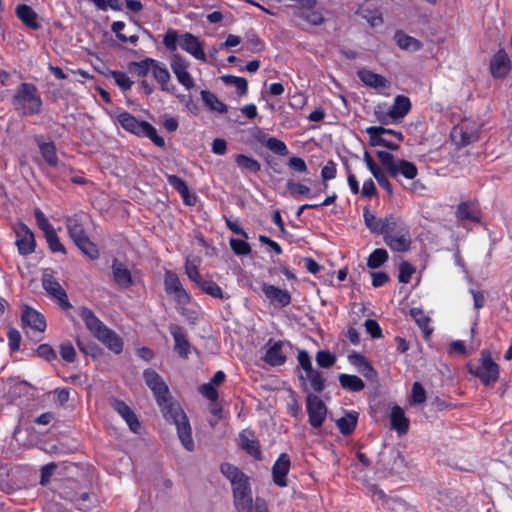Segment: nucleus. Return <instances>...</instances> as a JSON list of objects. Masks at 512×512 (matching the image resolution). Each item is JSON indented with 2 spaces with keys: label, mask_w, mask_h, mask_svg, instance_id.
I'll return each mask as SVG.
<instances>
[{
  "label": "nucleus",
  "mask_w": 512,
  "mask_h": 512,
  "mask_svg": "<svg viewBox=\"0 0 512 512\" xmlns=\"http://www.w3.org/2000/svg\"><path fill=\"white\" fill-rule=\"evenodd\" d=\"M206 294L214 297V298H224L221 287L212 280H204L198 284Z\"/></svg>",
  "instance_id": "49"
},
{
  "label": "nucleus",
  "mask_w": 512,
  "mask_h": 512,
  "mask_svg": "<svg viewBox=\"0 0 512 512\" xmlns=\"http://www.w3.org/2000/svg\"><path fill=\"white\" fill-rule=\"evenodd\" d=\"M491 73L494 77H505L511 70V62L504 50H499L492 58L490 64Z\"/></svg>",
  "instance_id": "22"
},
{
  "label": "nucleus",
  "mask_w": 512,
  "mask_h": 512,
  "mask_svg": "<svg viewBox=\"0 0 512 512\" xmlns=\"http://www.w3.org/2000/svg\"><path fill=\"white\" fill-rule=\"evenodd\" d=\"M388 259V253L383 248L375 249L367 259V266L376 269L384 264Z\"/></svg>",
  "instance_id": "46"
},
{
  "label": "nucleus",
  "mask_w": 512,
  "mask_h": 512,
  "mask_svg": "<svg viewBox=\"0 0 512 512\" xmlns=\"http://www.w3.org/2000/svg\"><path fill=\"white\" fill-rule=\"evenodd\" d=\"M290 457L286 453H281L272 466L273 481L279 487H286V475L290 470Z\"/></svg>",
  "instance_id": "16"
},
{
  "label": "nucleus",
  "mask_w": 512,
  "mask_h": 512,
  "mask_svg": "<svg viewBox=\"0 0 512 512\" xmlns=\"http://www.w3.org/2000/svg\"><path fill=\"white\" fill-rule=\"evenodd\" d=\"M241 447L256 459L261 458L259 442L255 439L254 434L249 430H243L240 433Z\"/></svg>",
  "instance_id": "29"
},
{
  "label": "nucleus",
  "mask_w": 512,
  "mask_h": 512,
  "mask_svg": "<svg viewBox=\"0 0 512 512\" xmlns=\"http://www.w3.org/2000/svg\"><path fill=\"white\" fill-rule=\"evenodd\" d=\"M365 131L370 136V144L372 146H384L391 150L398 149L397 144H393L382 137L386 132H392V129H386L382 126H370Z\"/></svg>",
  "instance_id": "26"
},
{
  "label": "nucleus",
  "mask_w": 512,
  "mask_h": 512,
  "mask_svg": "<svg viewBox=\"0 0 512 512\" xmlns=\"http://www.w3.org/2000/svg\"><path fill=\"white\" fill-rule=\"evenodd\" d=\"M60 355L65 361L69 363L75 361L76 351L71 342L66 341L60 345Z\"/></svg>",
  "instance_id": "56"
},
{
  "label": "nucleus",
  "mask_w": 512,
  "mask_h": 512,
  "mask_svg": "<svg viewBox=\"0 0 512 512\" xmlns=\"http://www.w3.org/2000/svg\"><path fill=\"white\" fill-rule=\"evenodd\" d=\"M233 497L238 512H253V499L249 482L233 488Z\"/></svg>",
  "instance_id": "13"
},
{
  "label": "nucleus",
  "mask_w": 512,
  "mask_h": 512,
  "mask_svg": "<svg viewBox=\"0 0 512 512\" xmlns=\"http://www.w3.org/2000/svg\"><path fill=\"white\" fill-rule=\"evenodd\" d=\"M163 44L172 52L176 51L179 45L182 50L192 55L195 59L202 62L207 61L202 43L195 35L189 32L178 34L177 31L170 29L164 34Z\"/></svg>",
  "instance_id": "3"
},
{
  "label": "nucleus",
  "mask_w": 512,
  "mask_h": 512,
  "mask_svg": "<svg viewBox=\"0 0 512 512\" xmlns=\"http://www.w3.org/2000/svg\"><path fill=\"white\" fill-rule=\"evenodd\" d=\"M112 77L116 84L124 91L129 90L133 84L128 75L124 72L114 71L112 72Z\"/></svg>",
  "instance_id": "58"
},
{
  "label": "nucleus",
  "mask_w": 512,
  "mask_h": 512,
  "mask_svg": "<svg viewBox=\"0 0 512 512\" xmlns=\"http://www.w3.org/2000/svg\"><path fill=\"white\" fill-rule=\"evenodd\" d=\"M305 379L309 381L312 390L315 392H321L324 390L325 379L319 371L312 370L306 374Z\"/></svg>",
  "instance_id": "48"
},
{
  "label": "nucleus",
  "mask_w": 512,
  "mask_h": 512,
  "mask_svg": "<svg viewBox=\"0 0 512 512\" xmlns=\"http://www.w3.org/2000/svg\"><path fill=\"white\" fill-rule=\"evenodd\" d=\"M377 157L388 173L394 178L401 175L406 179L412 180L418 175L417 167L412 162L396 158L390 152L377 151Z\"/></svg>",
  "instance_id": "5"
},
{
  "label": "nucleus",
  "mask_w": 512,
  "mask_h": 512,
  "mask_svg": "<svg viewBox=\"0 0 512 512\" xmlns=\"http://www.w3.org/2000/svg\"><path fill=\"white\" fill-rule=\"evenodd\" d=\"M40 153L44 160L50 166H56L58 163V157L56 154V147L53 142H41L38 141Z\"/></svg>",
  "instance_id": "41"
},
{
  "label": "nucleus",
  "mask_w": 512,
  "mask_h": 512,
  "mask_svg": "<svg viewBox=\"0 0 512 512\" xmlns=\"http://www.w3.org/2000/svg\"><path fill=\"white\" fill-rule=\"evenodd\" d=\"M391 427L400 434H405L409 428V420L405 417L404 411L399 406H394L390 415Z\"/></svg>",
  "instance_id": "31"
},
{
  "label": "nucleus",
  "mask_w": 512,
  "mask_h": 512,
  "mask_svg": "<svg viewBox=\"0 0 512 512\" xmlns=\"http://www.w3.org/2000/svg\"><path fill=\"white\" fill-rule=\"evenodd\" d=\"M372 492L373 498L376 500H383L387 508H395V506L405 507V503L403 501L387 498L385 493L378 488H373Z\"/></svg>",
  "instance_id": "52"
},
{
  "label": "nucleus",
  "mask_w": 512,
  "mask_h": 512,
  "mask_svg": "<svg viewBox=\"0 0 512 512\" xmlns=\"http://www.w3.org/2000/svg\"><path fill=\"white\" fill-rule=\"evenodd\" d=\"M78 315L85 323L86 328L93 334L94 337L101 332L102 328H105L106 326L91 309L85 306L79 307Z\"/></svg>",
  "instance_id": "24"
},
{
  "label": "nucleus",
  "mask_w": 512,
  "mask_h": 512,
  "mask_svg": "<svg viewBox=\"0 0 512 512\" xmlns=\"http://www.w3.org/2000/svg\"><path fill=\"white\" fill-rule=\"evenodd\" d=\"M363 218L364 223L367 226V228L374 234L382 235L385 224H386V216L382 219H378L370 210L368 207L364 208L363 210Z\"/></svg>",
  "instance_id": "32"
},
{
  "label": "nucleus",
  "mask_w": 512,
  "mask_h": 512,
  "mask_svg": "<svg viewBox=\"0 0 512 512\" xmlns=\"http://www.w3.org/2000/svg\"><path fill=\"white\" fill-rule=\"evenodd\" d=\"M316 362L320 367L329 368L335 364L336 357L329 351L320 350L316 354Z\"/></svg>",
  "instance_id": "53"
},
{
  "label": "nucleus",
  "mask_w": 512,
  "mask_h": 512,
  "mask_svg": "<svg viewBox=\"0 0 512 512\" xmlns=\"http://www.w3.org/2000/svg\"><path fill=\"white\" fill-rule=\"evenodd\" d=\"M357 75L364 84L374 89L385 90L389 88V81L384 76L371 70L361 69L357 72Z\"/></svg>",
  "instance_id": "25"
},
{
  "label": "nucleus",
  "mask_w": 512,
  "mask_h": 512,
  "mask_svg": "<svg viewBox=\"0 0 512 512\" xmlns=\"http://www.w3.org/2000/svg\"><path fill=\"white\" fill-rule=\"evenodd\" d=\"M484 385H490L499 377V367L492 360L490 353L486 350L481 352L480 366L473 372Z\"/></svg>",
  "instance_id": "8"
},
{
  "label": "nucleus",
  "mask_w": 512,
  "mask_h": 512,
  "mask_svg": "<svg viewBox=\"0 0 512 512\" xmlns=\"http://www.w3.org/2000/svg\"><path fill=\"white\" fill-rule=\"evenodd\" d=\"M143 377L145 383L151 390H153L157 385H159L160 381L163 380L162 377L152 369L145 370Z\"/></svg>",
  "instance_id": "60"
},
{
  "label": "nucleus",
  "mask_w": 512,
  "mask_h": 512,
  "mask_svg": "<svg viewBox=\"0 0 512 512\" xmlns=\"http://www.w3.org/2000/svg\"><path fill=\"white\" fill-rule=\"evenodd\" d=\"M167 180L170 186L177 190L179 194H187L188 186L180 177L176 175H168Z\"/></svg>",
  "instance_id": "63"
},
{
  "label": "nucleus",
  "mask_w": 512,
  "mask_h": 512,
  "mask_svg": "<svg viewBox=\"0 0 512 512\" xmlns=\"http://www.w3.org/2000/svg\"><path fill=\"white\" fill-rule=\"evenodd\" d=\"M261 290L265 298L270 302V304L274 306L284 308L288 306L292 301L290 293L287 290L281 289L277 286L263 283Z\"/></svg>",
  "instance_id": "12"
},
{
  "label": "nucleus",
  "mask_w": 512,
  "mask_h": 512,
  "mask_svg": "<svg viewBox=\"0 0 512 512\" xmlns=\"http://www.w3.org/2000/svg\"><path fill=\"white\" fill-rule=\"evenodd\" d=\"M16 244L21 254L27 255L35 249V239L33 233L29 230L26 225L21 224L17 231Z\"/></svg>",
  "instance_id": "18"
},
{
  "label": "nucleus",
  "mask_w": 512,
  "mask_h": 512,
  "mask_svg": "<svg viewBox=\"0 0 512 512\" xmlns=\"http://www.w3.org/2000/svg\"><path fill=\"white\" fill-rule=\"evenodd\" d=\"M232 251L236 255H248L251 252L250 245L243 239L231 238L229 241Z\"/></svg>",
  "instance_id": "54"
},
{
  "label": "nucleus",
  "mask_w": 512,
  "mask_h": 512,
  "mask_svg": "<svg viewBox=\"0 0 512 512\" xmlns=\"http://www.w3.org/2000/svg\"><path fill=\"white\" fill-rule=\"evenodd\" d=\"M36 353L39 357H41L47 361H53L57 357L54 349L48 344H41L37 348Z\"/></svg>",
  "instance_id": "64"
},
{
  "label": "nucleus",
  "mask_w": 512,
  "mask_h": 512,
  "mask_svg": "<svg viewBox=\"0 0 512 512\" xmlns=\"http://www.w3.org/2000/svg\"><path fill=\"white\" fill-rule=\"evenodd\" d=\"M154 59L147 58L140 62H131L128 66L129 72L137 77H145L152 70Z\"/></svg>",
  "instance_id": "42"
},
{
  "label": "nucleus",
  "mask_w": 512,
  "mask_h": 512,
  "mask_svg": "<svg viewBox=\"0 0 512 512\" xmlns=\"http://www.w3.org/2000/svg\"><path fill=\"white\" fill-rule=\"evenodd\" d=\"M12 105L21 115H34L41 111L42 100L38 89L31 83H21L13 96Z\"/></svg>",
  "instance_id": "4"
},
{
  "label": "nucleus",
  "mask_w": 512,
  "mask_h": 512,
  "mask_svg": "<svg viewBox=\"0 0 512 512\" xmlns=\"http://www.w3.org/2000/svg\"><path fill=\"white\" fill-rule=\"evenodd\" d=\"M362 16L371 27H377L383 24V18L379 11L366 10L363 12Z\"/></svg>",
  "instance_id": "59"
},
{
  "label": "nucleus",
  "mask_w": 512,
  "mask_h": 512,
  "mask_svg": "<svg viewBox=\"0 0 512 512\" xmlns=\"http://www.w3.org/2000/svg\"><path fill=\"white\" fill-rule=\"evenodd\" d=\"M140 136L148 137L158 147H164L165 145L164 139L158 135L156 128L148 122H146Z\"/></svg>",
  "instance_id": "50"
},
{
  "label": "nucleus",
  "mask_w": 512,
  "mask_h": 512,
  "mask_svg": "<svg viewBox=\"0 0 512 512\" xmlns=\"http://www.w3.org/2000/svg\"><path fill=\"white\" fill-rule=\"evenodd\" d=\"M165 291L181 304H186L190 301V297L186 290L183 288L179 277L172 271H166L164 278Z\"/></svg>",
  "instance_id": "11"
},
{
  "label": "nucleus",
  "mask_w": 512,
  "mask_h": 512,
  "mask_svg": "<svg viewBox=\"0 0 512 512\" xmlns=\"http://www.w3.org/2000/svg\"><path fill=\"white\" fill-rule=\"evenodd\" d=\"M169 331L174 338V349L181 357H187L190 353V343L187 333L179 325L173 324L169 326Z\"/></svg>",
  "instance_id": "17"
},
{
  "label": "nucleus",
  "mask_w": 512,
  "mask_h": 512,
  "mask_svg": "<svg viewBox=\"0 0 512 512\" xmlns=\"http://www.w3.org/2000/svg\"><path fill=\"white\" fill-rule=\"evenodd\" d=\"M17 17L29 28L38 29L40 24L36 12L26 4H20L16 8Z\"/></svg>",
  "instance_id": "30"
},
{
  "label": "nucleus",
  "mask_w": 512,
  "mask_h": 512,
  "mask_svg": "<svg viewBox=\"0 0 512 512\" xmlns=\"http://www.w3.org/2000/svg\"><path fill=\"white\" fill-rule=\"evenodd\" d=\"M457 218L464 221L476 222L479 220V213L475 205L463 202L460 203L456 211Z\"/></svg>",
  "instance_id": "39"
},
{
  "label": "nucleus",
  "mask_w": 512,
  "mask_h": 512,
  "mask_svg": "<svg viewBox=\"0 0 512 512\" xmlns=\"http://www.w3.org/2000/svg\"><path fill=\"white\" fill-rule=\"evenodd\" d=\"M110 405L112 408L126 421L130 430L134 433L139 432L140 423L135 415V413L131 410V408L122 400L111 398Z\"/></svg>",
  "instance_id": "15"
},
{
  "label": "nucleus",
  "mask_w": 512,
  "mask_h": 512,
  "mask_svg": "<svg viewBox=\"0 0 512 512\" xmlns=\"http://www.w3.org/2000/svg\"><path fill=\"white\" fill-rule=\"evenodd\" d=\"M152 391L164 417L175 424L182 445L188 451H193L194 441L189 420L180 405L173 401L166 383L160 381Z\"/></svg>",
  "instance_id": "1"
},
{
  "label": "nucleus",
  "mask_w": 512,
  "mask_h": 512,
  "mask_svg": "<svg viewBox=\"0 0 512 512\" xmlns=\"http://www.w3.org/2000/svg\"><path fill=\"white\" fill-rule=\"evenodd\" d=\"M395 40L402 50L415 52L422 48V43L418 39L400 31L395 33Z\"/></svg>",
  "instance_id": "36"
},
{
  "label": "nucleus",
  "mask_w": 512,
  "mask_h": 512,
  "mask_svg": "<svg viewBox=\"0 0 512 512\" xmlns=\"http://www.w3.org/2000/svg\"><path fill=\"white\" fill-rule=\"evenodd\" d=\"M339 382L344 389L351 392H358L365 388L363 380L356 375L340 374Z\"/></svg>",
  "instance_id": "38"
},
{
  "label": "nucleus",
  "mask_w": 512,
  "mask_h": 512,
  "mask_svg": "<svg viewBox=\"0 0 512 512\" xmlns=\"http://www.w3.org/2000/svg\"><path fill=\"white\" fill-rule=\"evenodd\" d=\"M22 322L25 326H28L38 332H44L46 329V320L44 316L29 306H24L23 308Z\"/></svg>",
  "instance_id": "21"
},
{
  "label": "nucleus",
  "mask_w": 512,
  "mask_h": 512,
  "mask_svg": "<svg viewBox=\"0 0 512 512\" xmlns=\"http://www.w3.org/2000/svg\"><path fill=\"white\" fill-rule=\"evenodd\" d=\"M151 73L155 80L160 84L161 90L174 93L176 90L175 85L171 84V76L164 64L154 60Z\"/></svg>",
  "instance_id": "20"
},
{
  "label": "nucleus",
  "mask_w": 512,
  "mask_h": 512,
  "mask_svg": "<svg viewBox=\"0 0 512 512\" xmlns=\"http://www.w3.org/2000/svg\"><path fill=\"white\" fill-rule=\"evenodd\" d=\"M414 272L415 269L411 264L407 262H402L399 266V281L402 283H409L411 276L413 275Z\"/></svg>",
  "instance_id": "61"
},
{
  "label": "nucleus",
  "mask_w": 512,
  "mask_h": 512,
  "mask_svg": "<svg viewBox=\"0 0 512 512\" xmlns=\"http://www.w3.org/2000/svg\"><path fill=\"white\" fill-rule=\"evenodd\" d=\"M450 137L457 146L461 147L467 146L478 139L477 131L466 122L453 127Z\"/></svg>",
  "instance_id": "14"
},
{
  "label": "nucleus",
  "mask_w": 512,
  "mask_h": 512,
  "mask_svg": "<svg viewBox=\"0 0 512 512\" xmlns=\"http://www.w3.org/2000/svg\"><path fill=\"white\" fill-rule=\"evenodd\" d=\"M112 276L115 283L121 288H129L133 284L132 274L130 270L120 262L118 259H115L112 262L111 266Z\"/></svg>",
  "instance_id": "23"
},
{
  "label": "nucleus",
  "mask_w": 512,
  "mask_h": 512,
  "mask_svg": "<svg viewBox=\"0 0 512 512\" xmlns=\"http://www.w3.org/2000/svg\"><path fill=\"white\" fill-rule=\"evenodd\" d=\"M411 109V102L408 97L403 95H398L394 99L393 105L390 107L391 114L390 116H394L395 120L402 119L405 117Z\"/></svg>",
  "instance_id": "33"
},
{
  "label": "nucleus",
  "mask_w": 512,
  "mask_h": 512,
  "mask_svg": "<svg viewBox=\"0 0 512 512\" xmlns=\"http://www.w3.org/2000/svg\"><path fill=\"white\" fill-rule=\"evenodd\" d=\"M411 316L426 336H429L432 333V328L430 327V319L424 314L422 310L417 308L411 309Z\"/></svg>",
  "instance_id": "44"
},
{
  "label": "nucleus",
  "mask_w": 512,
  "mask_h": 512,
  "mask_svg": "<svg viewBox=\"0 0 512 512\" xmlns=\"http://www.w3.org/2000/svg\"><path fill=\"white\" fill-rule=\"evenodd\" d=\"M220 471L231 482L233 488L249 482L248 477L236 466L230 463L221 464Z\"/></svg>",
  "instance_id": "28"
},
{
  "label": "nucleus",
  "mask_w": 512,
  "mask_h": 512,
  "mask_svg": "<svg viewBox=\"0 0 512 512\" xmlns=\"http://www.w3.org/2000/svg\"><path fill=\"white\" fill-rule=\"evenodd\" d=\"M222 81L227 85H232L236 88L239 95H244L247 92V80L243 77L224 75Z\"/></svg>",
  "instance_id": "47"
},
{
  "label": "nucleus",
  "mask_w": 512,
  "mask_h": 512,
  "mask_svg": "<svg viewBox=\"0 0 512 512\" xmlns=\"http://www.w3.org/2000/svg\"><path fill=\"white\" fill-rule=\"evenodd\" d=\"M374 113H375L377 120L383 124H390V123L396 121L394 116H390V114H391L390 108L385 109V106L378 105L375 108Z\"/></svg>",
  "instance_id": "57"
},
{
  "label": "nucleus",
  "mask_w": 512,
  "mask_h": 512,
  "mask_svg": "<svg viewBox=\"0 0 512 512\" xmlns=\"http://www.w3.org/2000/svg\"><path fill=\"white\" fill-rule=\"evenodd\" d=\"M42 285L45 291L59 302L62 309L67 310L71 308V304L67 298L65 290L52 275L44 274L42 278Z\"/></svg>",
  "instance_id": "10"
},
{
  "label": "nucleus",
  "mask_w": 512,
  "mask_h": 512,
  "mask_svg": "<svg viewBox=\"0 0 512 512\" xmlns=\"http://www.w3.org/2000/svg\"><path fill=\"white\" fill-rule=\"evenodd\" d=\"M357 421H358V413L357 412H349V413L345 414L343 417L337 419L336 425L343 435H349L355 430Z\"/></svg>",
  "instance_id": "37"
},
{
  "label": "nucleus",
  "mask_w": 512,
  "mask_h": 512,
  "mask_svg": "<svg viewBox=\"0 0 512 512\" xmlns=\"http://www.w3.org/2000/svg\"><path fill=\"white\" fill-rule=\"evenodd\" d=\"M35 219L37 222L38 227L46 234L49 232V230H53L54 228L49 223L47 218L45 217L44 213L39 209L36 208L34 210Z\"/></svg>",
  "instance_id": "62"
},
{
  "label": "nucleus",
  "mask_w": 512,
  "mask_h": 512,
  "mask_svg": "<svg viewBox=\"0 0 512 512\" xmlns=\"http://www.w3.org/2000/svg\"><path fill=\"white\" fill-rule=\"evenodd\" d=\"M199 264L200 261L197 258H187L185 262V272L188 278L197 285L202 281V277L198 270Z\"/></svg>",
  "instance_id": "45"
},
{
  "label": "nucleus",
  "mask_w": 512,
  "mask_h": 512,
  "mask_svg": "<svg viewBox=\"0 0 512 512\" xmlns=\"http://www.w3.org/2000/svg\"><path fill=\"white\" fill-rule=\"evenodd\" d=\"M201 97L205 105L210 110L217 111L222 114L228 111L227 106L221 102L214 93L207 90H202Z\"/></svg>",
  "instance_id": "40"
},
{
  "label": "nucleus",
  "mask_w": 512,
  "mask_h": 512,
  "mask_svg": "<svg viewBox=\"0 0 512 512\" xmlns=\"http://www.w3.org/2000/svg\"><path fill=\"white\" fill-rule=\"evenodd\" d=\"M266 147L272 152L281 156H286L288 154L286 144L282 140H279L275 137H270L267 139Z\"/></svg>",
  "instance_id": "51"
},
{
  "label": "nucleus",
  "mask_w": 512,
  "mask_h": 512,
  "mask_svg": "<svg viewBox=\"0 0 512 512\" xmlns=\"http://www.w3.org/2000/svg\"><path fill=\"white\" fill-rule=\"evenodd\" d=\"M66 227L69 236L75 245L91 259H96L99 256V251L94 243H92L83 227V224L76 217H69L66 220Z\"/></svg>",
  "instance_id": "6"
},
{
  "label": "nucleus",
  "mask_w": 512,
  "mask_h": 512,
  "mask_svg": "<svg viewBox=\"0 0 512 512\" xmlns=\"http://www.w3.org/2000/svg\"><path fill=\"white\" fill-rule=\"evenodd\" d=\"M349 362L365 377L372 378L375 371L367 359L359 353H352L348 356Z\"/></svg>",
  "instance_id": "34"
},
{
  "label": "nucleus",
  "mask_w": 512,
  "mask_h": 512,
  "mask_svg": "<svg viewBox=\"0 0 512 512\" xmlns=\"http://www.w3.org/2000/svg\"><path fill=\"white\" fill-rule=\"evenodd\" d=\"M382 236L385 244L393 251L407 252L411 248L412 240L409 227L401 218L393 214L386 215Z\"/></svg>",
  "instance_id": "2"
},
{
  "label": "nucleus",
  "mask_w": 512,
  "mask_h": 512,
  "mask_svg": "<svg viewBox=\"0 0 512 512\" xmlns=\"http://www.w3.org/2000/svg\"><path fill=\"white\" fill-rule=\"evenodd\" d=\"M45 237H46V240L49 244V248L53 251V252H63L65 253V248L64 246L61 244L57 234H56V231L53 229V230H49L48 233L45 234Z\"/></svg>",
  "instance_id": "55"
},
{
  "label": "nucleus",
  "mask_w": 512,
  "mask_h": 512,
  "mask_svg": "<svg viewBox=\"0 0 512 512\" xmlns=\"http://www.w3.org/2000/svg\"><path fill=\"white\" fill-rule=\"evenodd\" d=\"M264 360L272 366L282 365L286 361V356L282 352V343L275 342L271 345L265 354Z\"/></svg>",
  "instance_id": "35"
},
{
  "label": "nucleus",
  "mask_w": 512,
  "mask_h": 512,
  "mask_svg": "<svg viewBox=\"0 0 512 512\" xmlns=\"http://www.w3.org/2000/svg\"><path fill=\"white\" fill-rule=\"evenodd\" d=\"M235 162L242 170L252 173H257L261 169V164L256 159L244 154L236 155Z\"/></svg>",
  "instance_id": "43"
},
{
  "label": "nucleus",
  "mask_w": 512,
  "mask_h": 512,
  "mask_svg": "<svg viewBox=\"0 0 512 512\" xmlns=\"http://www.w3.org/2000/svg\"><path fill=\"white\" fill-rule=\"evenodd\" d=\"M103 345L112 352L119 354L123 349V341L121 337L112 329L105 326L101 332L95 336Z\"/></svg>",
  "instance_id": "19"
},
{
  "label": "nucleus",
  "mask_w": 512,
  "mask_h": 512,
  "mask_svg": "<svg viewBox=\"0 0 512 512\" xmlns=\"http://www.w3.org/2000/svg\"><path fill=\"white\" fill-rule=\"evenodd\" d=\"M306 410L309 417V424L313 428H320L327 416V407L320 397L308 393L306 396Z\"/></svg>",
  "instance_id": "7"
},
{
  "label": "nucleus",
  "mask_w": 512,
  "mask_h": 512,
  "mask_svg": "<svg viewBox=\"0 0 512 512\" xmlns=\"http://www.w3.org/2000/svg\"><path fill=\"white\" fill-rule=\"evenodd\" d=\"M170 66L182 86L187 90H191L195 87L194 79L188 71L189 63L180 54H174L172 56Z\"/></svg>",
  "instance_id": "9"
},
{
  "label": "nucleus",
  "mask_w": 512,
  "mask_h": 512,
  "mask_svg": "<svg viewBox=\"0 0 512 512\" xmlns=\"http://www.w3.org/2000/svg\"><path fill=\"white\" fill-rule=\"evenodd\" d=\"M117 121L123 129L137 136L141 135L146 124V121H139L128 112L118 114Z\"/></svg>",
  "instance_id": "27"
}]
</instances>
